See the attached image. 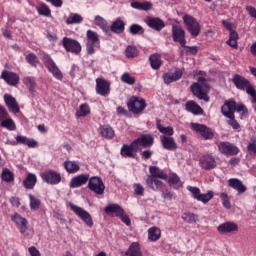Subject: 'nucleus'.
<instances>
[{"label": "nucleus", "mask_w": 256, "mask_h": 256, "mask_svg": "<svg viewBox=\"0 0 256 256\" xmlns=\"http://www.w3.org/2000/svg\"><path fill=\"white\" fill-rule=\"evenodd\" d=\"M149 173L150 175L145 180L147 187L152 191H161L163 189V181L159 179L167 181V173H164L157 166H149Z\"/></svg>", "instance_id": "obj_1"}, {"label": "nucleus", "mask_w": 256, "mask_h": 256, "mask_svg": "<svg viewBox=\"0 0 256 256\" xmlns=\"http://www.w3.org/2000/svg\"><path fill=\"white\" fill-rule=\"evenodd\" d=\"M206 89H209V83L207 82V79H205V77H199L198 82H194L190 86V91L194 95V97H197V99H200V101H205L206 103H209L210 98L209 95H207Z\"/></svg>", "instance_id": "obj_2"}, {"label": "nucleus", "mask_w": 256, "mask_h": 256, "mask_svg": "<svg viewBox=\"0 0 256 256\" xmlns=\"http://www.w3.org/2000/svg\"><path fill=\"white\" fill-rule=\"evenodd\" d=\"M232 83L238 91H245L247 95H251L256 91L255 86L245 76L235 74L232 78Z\"/></svg>", "instance_id": "obj_3"}, {"label": "nucleus", "mask_w": 256, "mask_h": 256, "mask_svg": "<svg viewBox=\"0 0 256 256\" xmlns=\"http://www.w3.org/2000/svg\"><path fill=\"white\" fill-rule=\"evenodd\" d=\"M101 47V40L99 34L93 30H87L86 32V52L88 55L95 53V48Z\"/></svg>", "instance_id": "obj_4"}, {"label": "nucleus", "mask_w": 256, "mask_h": 256, "mask_svg": "<svg viewBox=\"0 0 256 256\" xmlns=\"http://www.w3.org/2000/svg\"><path fill=\"white\" fill-rule=\"evenodd\" d=\"M183 21L191 37H199V35L201 34V24H199L197 19L189 14H185L183 16Z\"/></svg>", "instance_id": "obj_5"}, {"label": "nucleus", "mask_w": 256, "mask_h": 256, "mask_svg": "<svg viewBox=\"0 0 256 256\" xmlns=\"http://www.w3.org/2000/svg\"><path fill=\"white\" fill-rule=\"evenodd\" d=\"M42 61L46 69H48L49 73H51L53 77L57 79V81H63V72H61V70L49 54H44Z\"/></svg>", "instance_id": "obj_6"}, {"label": "nucleus", "mask_w": 256, "mask_h": 256, "mask_svg": "<svg viewBox=\"0 0 256 256\" xmlns=\"http://www.w3.org/2000/svg\"><path fill=\"white\" fill-rule=\"evenodd\" d=\"M127 107L130 113H133L134 115H139V113H143L145 107H147V103L143 98L132 96L127 102Z\"/></svg>", "instance_id": "obj_7"}, {"label": "nucleus", "mask_w": 256, "mask_h": 256, "mask_svg": "<svg viewBox=\"0 0 256 256\" xmlns=\"http://www.w3.org/2000/svg\"><path fill=\"white\" fill-rule=\"evenodd\" d=\"M69 207L71 211H73V213H75V215H77V217H79V219H81V221H83V223L87 225V227H93V217H91V214H89V212L73 204V202L69 203Z\"/></svg>", "instance_id": "obj_8"}, {"label": "nucleus", "mask_w": 256, "mask_h": 256, "mask_svg": "<svg viewBox=\"0 0 256 256\" xmlns=\"http://www.w3.org/2000/svg\"><path fill=\"white\" fill-rule=\"evenodd\" d=\"M233 105L230 106H225V104H223L221 106V114L226 117L227 119V124L232 127V129H234L235 131H237L238 129H241V124H239V122L237 121V119H235V114L233 113Z\"/></svg>", "instance_id": "obj_9"}, {"label": "nucleus", "mask_w": 256, "mask_h": 256, "mask_svg": "<svg viewBox=\"0 0 256 256\" xmlns=\"http://www.w3.org/2000/svg\"><path fill=\"white\" fill-rule=\"evenodd\" d=\"M62 46L67 53H72L73 55H79L82 51L81 43L69 37H64L62 39Z\"/></svg>", "instance_id": "obj_10"}, {"label": "nucleus", "mask_w": 256, "mask_h": 256, "mask_svg": "<svg viewBox=\"0 0 256 256\" xmlns=\"http://www.w3.org/2000/svg\"><path fill=\"white\" fill-rule=\"evenodd\" d=\"M187 189L192 194L193 199L204 203V205H207V203L214 197L213 191L211 190L208 191L206 194H201V189L197 187L188 186Z\"/></svg>", "instance_id": "obj_11"}, {"label": "nucleus", "mask_w": 256, "mask_h": 256, "mask_svg": "<svg viewBox=\"0 0 256 256\" xmlns=\"http://www.w3.org/2000/svg\"><path fill=\"white\" fill-rule=\"evenodd\" d=\"M191 127L193 131H196V133H199V135L203 137L205 141H211V139L215 137V131L205 124L192 123Z\"/></svg>", "instance_id": "obj_12"}, {"label": "nucleus", "mask_w": 256, "mask_h": 256, "mask_svg": "<svg viewBox=\"0 0 256 256\" xmlns=\"http://www.w3.org/2000/svg\"><path fill=\"white\" fill-rule=\"evenodd\" d=\"M88 189L96 195H103L105 193V183H103L101 177L93 176L88 179Z\"/></svg>", "instance_id": "obj_13"}, {"label": "nucleus", "mask_w": 256, "mask_h": 256, "mask_svg": "<svg viewBox=\"0 0 256 256\" xmlns=\"http://www.w3.org/2000/svg\"><path fill=\"white\" fill-rule=\"evenodd\" d=\"M138 152L139 148L135 143V140H133L130 144H123L120 149V155L124 159H135Z\"/></svg>", "instance_id": "obj_14"}, {"label": "nucleus", "mask_w": 256, "mask_h": 256, "mask_svg": "<svg viewBox=\"0 0 256 256\" xmlns=\"http://www.w3.org/2000/svg\"><path fill=\"white\" fill-rule=\"evenodd\" d=\"M225 107L229 106H233V108H231V111L235 114V111L237 113H240V119H247L249 117V109H247V106H245V104H237V102H235V100L230 99V100H226L224 102Z\"/></svg>", "instance_id": "obj_15"}, {"label": "nucleus", "mask_w": 256, "mask_h": 256, "mask_svg": "<svg viewBox=\"0 0 256 256\" xmlns=\"http://www.w3.org/2000/svg\"><path fill=\"white\" fill-rule=\"evenodd\" d=\"M41 179L48 185H59L61 182V174L55 170H47L41 174Z\"/></svg>", "instance_id": "obj_16"}, {"label": "nucleus", "mask_w": 256, "mask_h": 256, "mask_svg": "<svg viewBox=\"0 0 256 256\" xmlns=\"http://www.w3.org/2000/svg\"><path fill=\"white\" fill-rule=\"evenodd\" d=\"M96 93L101 95V97H109L111 93V83L104 78L96 79Z\"/></svg>", "instance_id": "obj_17"}, {"label": "nucleus", "mask_w": 256, "mask_h": 256, "mask_svg": "<svg viewBox=\"0 0 256 256\" xmlns=\"http://www.w3.org/2000/svg\"><path fill=\"white\" fill-rule=\"evenodd\" d=\"M217 231L220 235H227L229 233L236 235V233H239V225L233 221L224 222L217 227Z\"/></svg>", "instance_id": "obj_18"}, {"label": "nucleus", "mask_w": 256, "mask_h": 256, "mask_svg": "<svg viewBox=\"0 0 256 256\" xmlns=\"http://www.w3.org/2000/svg\"><path fill=\"white\" fill-rule=\"evenodd\" d=\"M0 79H3L7 85H10V87H17L19 85L20 77L19 74L13 72V71H8V70H3Z\"/></svg>", "instance_id": "obj_19"}, {"label": "nucleus", "mask_w": 256, "mask_h": 256, "mask_svg": "<svg viewBox=\"0 0 256 256\" xmlns=\"http://www.w3.org/2000/svg\"><path fill=\"white\" fill-rule=\"evenodd\" d=\"M172 39L174 43H179L181 47L187 45V40L185 39V30L179 25L172 26Z\"/></svg>", "instance_id": "obj_20"}, {"label": "nucleus", "mask_w": 256, "mask_h": 256, "mask_svg": "<svg viewBox=\"0 0 256 256\" xmlns=\"http://www.w3.org/2000/svg\"><path fill=\"white\" fill-rule=\"evenodd\" d=\"M199 165L201 169H204L205 171H211L217 167V161L213 155L205 154L200 158Z\"/></svg>", "instance_id": "obj_21"}, {"label": "nucleus", "mask_w": 256, "mask_h": 256, "mask_svg": "<svg viewBox=\"0 0 256 256\" xmlns=\"http://www.w3.org/2000/svg\"><path fill=\"white\" fill-rule=\"evenodd\" d=\"M11 221L15 223L16 227H18L21 235H25L27 232V229H29V221H27L25 218H23L19 213H14L11 216Z\"/></svg>", "instance_id": "obj_22"}, {"label": "nucleus", "mask_w": 256, "mask_h": 256, "mask_svg": "<svg viewBox=\"0 0 256 256\" xmlns=\"http://www.w3.org/2000/svg\"><path fill=\"white\" fill-rule=\"evenodd\" d=\"M218 149L222 155H237L239 153V148L231 142H220L218 144Z\"/></svg>", "instance_id": "obj_23"}, {"label": "nucleus", "mask_w": 256, "mask_h": 256, "mask_svg": "<svg viewBox=\"0 0 256 256\" xmlns=\"http://www.w3.org/2000/svg\"><path fill=\"white\" fill-rule=\"evenodd\" d=\"M183 77V69L175 68L174 72H167L163 74V80L166 85H171L175 81H179Z\"/></svg>", "instance_id": "obj_24"}, {"label": "nucleus", "mask_w": 256, "mask_h": 256, "mask_svg": "<svg viewBox=\"0 0 256 256\" xmlns=\"http://www.w3.org/2000/svg\"><path fill=\"white\" fill-rule=\"evenodd\" d=\"M155 142V138L151 134H142L139 138L134 140L138 150L143 147L144 149L147 147H152Z\"/></svg>", "instance_id": "obj_25"}, {"label": "nucleus", "mask_w": 256, "mask_h": 256, "mask_svg": "<svg viewBox=\"0 0 256 256\" xmlns=\"http://www.w3.org/2000/svg\"><path fill=\"white\" fill-rule=\"evenodd\" d=\"M146 24L150 29H153L154 31H163L165 29V22L159 18V17H151L148 16L146 18Z\"/></svg>", "instance_id": "obj_26"}, {"label": "nucleus", "mask_w": 256, "mask_h": 256, "mask_svg": "<svg viewBox=\"0 0 256 256\" xmlns=\"http://www.w3.org/2000/svg\"><path fill=\"white\" fill-rule=\"evenodd\" d=\"M4 101L10 113H14V115H17V113L21 111V109L19 108V104L17 103V99H15V97H13L12 95L5 94Z\"/></svg>", "instance_id": "obj_27"}, {"label": "nucleus", "mask_w": 256, "mask_h": 256, "mask_svg": "<svg viewBox=\"0 0 256 256\" xmlns=\"http://www.w3.org/2000/svg\"><path fill=\"white\" fill-rule=\"evenodd\" d=\"M125 21L121 18H117L114 20L109 26V36H111V33H115V35H121V33H125Z\"/></svg>", "instance_id": "obj_28"}, {"label": "nucleus", "mask_w": 256, "mask_h": 256, "mask_svg": "<svg viewBox=\"0 0 256 256\" xmlns=\"http://www.w3.org/2000/svg\"><path fill=\"white\" fill-rule=\"evenodd\" d=\"M104 212L106 213V215H109L110 217H121V215L125 213V210L119 204L112 203L108 204L104 208Z\"/></svg>", "instance_id": "obj_29"}, {"label": "nucleus", "mask_w": 256, "mask_h": 256, "mask_svg": "<svg viewBox=\"0 0 256 256\" xmlns=\"http://www.w3.org/2000/svg\"><path fill=\"white\" fill-rule=\"evenodd\" d=\"M87 181H89V174L77 175L71 179L70 188L77 189L79 187H83V185H87Z\"/></svg>", "instance_id": "obj_30"}, {"label": "nucleus", "mask_w": 256, "mask_h": 256, "mask_svg": "<svg viewBox=\"0 0 256 256\" xmlns=\"http://www.w3.org/2000/svg\"><path fill=\"white\" fill-rule=\"evenodd\" d=\"M228 185L237 191V195H243V193L247 191V186H244L243 181H241L239 178H230L228 180Z\"/></svg>", "instance_id": "obj_31"}, {"label": "nucleus", "mask_w": 256, "mask_h": 256, "mask_svg": "<svg viewBox=\"0 0 256 256\" xmlns=\"http://www.w3.org/2000/svg\"><path fill=\"white\" fill-rule=\"evenodd\" d=\"M185 111H187V113H192V115L196 116L203 115L204 113L203 108L193 100H189L185 103Z\"/></svg>", "instance_id": "obj_32"}, {"label": "nucleus", "mask_w": 256, "mask_h": 256, "mask_svg": "<svg viewBox=\"0 0 256 256\" xmlns=\"http://www.w3.org/2000/svg\"><path fill=\"white\" fill-rule=\"evenodd\" d=\"M160 141L162 147L167 149V151H177V142H175V138L171 136H160Z\"/></svg>", "instance_id": "obj_33"}, {"label": "nucleus", "mask_w": 256, "mask_h": 256, "mask_svg": "<svg viewBox=\"0 0 256 256\" xmlns=\"http://www.w3.org/2000/svg\"><path fill=\"white\" fill-rule=\"evenodd\" d=\"M11 145H27V147H37V141L27 138V136L18 135L16 141L11 142Z\"/></svg>", "instance_id": "obj_34"}, {"label": "nucleus", "mask_w": 256, "mask_h": 256, "mask_svg": "<svg viewBox=\"0 0 256 256\" xmlns=\"http://www.w3.org/2000/svg\"><path fill=\"white\" fill-rule=\"evenodd\" d=\"M98 133L101 135L104 139L111 140L113 137H115V130L110 125H100L98 128Z\"/></svg>", "instance_id": "obj_35"}, {"label": "nucleus", "mask_w": 256, "mask_h": 256, "mask_svg": "<svg viewBox=\"0 0 256 256\" xmlns=\"http://www.w3.org/2000/svg\"><path fill=\"white\" fill-rule=\"evenodd\" d=\"M166 181L168 182L169 187L172 189H181L183 187V182L181 181V178L175 173L170 174L167 176Z\"/></svg>", "instance_id": "obj_36"}, {"label": "nucleus", "mask_w": 256, "mask_h": 256, "mask_svg": "<svg viewBox=\"0 0 256 256\" xmlns=\"http://www.w3.org/2000/svg\"><path fill=\"white\" fill-rule=\"evenodd\" d=\"M23 187L26 189H35V185H37V175L34 173H28L26 178L22 182Z\"/></svg>", "instance_id": "obj_37"}, {"label": "nucleus", "mask_w": 256, "mask_h": 256, "mask_svg": "<svg viewBox=\"0 0 256 256\" xmlns=\"http://www.w3.org/2000/svg\"><path fill=\"white\" fill-rule=\"evenodd\" d=\"M156 127H157L159 133H162L166 137H171L172 135L175 134V130H173V127H171V126H168V127L162 126L160 119L156 120Z\"/></svg>", "instance_id": "obj_38"}, {"label": "nucleus", "mask_w": 256, "mask_h": 256, "mask_svg": "<svg viewBox=\"0 0 256 256\" xmlns=\"http://www.w3.org/2000/svg\"><path fill=\"white\" fill-rule=\"evenodd\" d=\"M131 7L133 9H138V11H151L153 9V4L149 1L145 2H132Z\"/></svg>", "instance_id": "obj_39"}, {"label": "nucleus", "mask_w": 256, "mask_h": 256, "mask_svg": "<svg viewBox=\"0 0 256 256\" xmlns=\"http://www.w3.org/2000/svg\"><path fill=\"white\" fill-rule=\"evenodd\" d=\"M95 25L100 27V29L105 33V35H109V23L103 17L97 15L94 19Z\"/></svg>", "instance_id": "obj_40"}, {"label": "nucleus", "mask_w": 256, "mask_h": 256, "mask_svg": "<svg viewBox=\"0 0 256 256\" xmlns=\"http://www.w3.org/2000/svg\"><path fill=\"white\" fill-rule=\"evenodd\" d=\"M149 61H150V65L152 67V69L154 70H158L161 69V65L163 64V61H161V55L160 54H152L149 57Z\"/></svg>", "instance_id": "obj_41"}, {"label": "nucleus", "mask_w": 256, "mask_h": 256, "mask_svg": "<svg viewBox=\"0 0 256 256\" xmlns=\"http://www.w3.org/2000/svg\"><path fill=\"white\" fill-rule=\"evenodd\" d=\"M126 256H143L139 243L137 242L132 243L129 249L126 251Z\"/></svg>", "instance_id": "obj_42"}, {"label": "nucleus", "mask_w": 256, "mask_h": 256, "mask_svg": "<svg viewBox=\"0 0 256 256\" xmlns=\"http://www.w3.org/2000/svg\"><path fill=\"white\" fill-rule=\"evenodd\" d=\"M148 239L150 241H159L161 239V230L157 227H151L148 229Z\"/></svg>", "instance_id": "obj_43"}, {"label": "nucleus", "mask_w": 256, "mask_h": 256, "mask_svg": "<svg viewBox=\"0 0 256 256\" xmlns=\"http://www.w3.org/2000/svg\"><path fill=\"white\" fill-rule=\"evenodd\" d=\"M64 168L67 171V173H77L81 167L77 162L75 161H65L64 162Z\"/></svg>", "instance_id": "obj_44"}, {"label": "nucleus", "mask_w": 256, "mask_h": 256, "mask_svg": "<svg viewBox=\"0 0 256 256\" xmlns=\"http://www.w3.org/2000/svg\"><path fill=\"white\" fill-rule=\"evenodd\" d=\"M182 219L191 225L199 221V216L191 212H185L182 214Z\"/></svg>", "instance_id": "obj_45"}, {"label": "nucleus", "mask_w": 256, "mask_h": 256, "mask_svg": "<svg viewBox=\"0 0 256 256\" xmlns=\"http://www.w3.org/2000/svg\"><path fill=\"white\" fill-rule=\"evenodd\" d=\"M91 113V108L89 104L84 103L79 106V109L76 112V117H87Z\"/></svg>", "instance_id": "obj_46"}, {"label": "nucleus", "mask_w": 256, "mask_h": 256, "mask_svg": "<svg viewBox=\"0 0 256 256\" xmlns=\"http://www.w3.org/2000/svg\"><path fill=\"white\" fill-rule=\"evenodd\" d=\"M23 83L24 85H26V87H28L30 93H33L35 91V88L37 87V83H35L34 77H30V76L24 77Z\"/></svg>", "instance_id": "obj_47"}, {"label": "nucleus", "mask_w": 256, "mask_h": 256, "mask_svg": "<svg viewBox=\"0 0 256 256\" xmlns=\"http://www.w3.org/2000/svg\"><path fill=\"white\" fill-rule=\"evenodd\" d=\"M1 127H4V129H7L8 131H15L17 129V125H15V121L11 118H5L2 120Z\"/></svg>", "instance_id": "obj_48"}, {"label": "nucleus", "mask_w": 256, "mask_h": 256, "mask_svg": "<svg viewBox=\"0 0 256 256\" xmlns=\"http://www.w3.org/2000/svg\"><path fill=\"white\" fill-rule=\"evenodd\" d=\"M79 23H83V16L79 14H72L66 19L67 25H79Z\"/></svg>", "instance_id": "obj_49"}, {"label": "nucleus", "mask_w": 256, "mask_h": 256, "mask_svg": "<svg viewBox=\"0 0 256 256\" xmlns=\"http://www.w3.org/2000/svg\"><path fill=\"white\" fill-rule=\"evenodd\" d=\"M30 201V209L31 211H37L39 207H41V199L33 196L32 194L28 195Z\"/></svg>", "instance_id": "obj_50"}, {"label": "nucleus", "mask_w": 256, "mask_h": 256, "mask_svg": "<svg viewBox=\"0 0 256 256\" xmlns=\"http://www.w3.org/2000/svg\"><path fill=\"white\" fill-rule=\"evenodd\" d=\"M37 11L40 15H42V17H51V9L45 3H41L37 7Z\"/></svg>", "instance_id": "obj_51"}, {"label": "nucleus", "mask_w": 256, "mask_h": 256, "mask_svg": "<svg viewBox=\"0 0 256 256\" xmlns=\"http://www.w3.org/2000/svg\"><path fill=\"white\" fill-rule=\"evenodd\" d=\"M128 59H135L139 55V50L135 46H128L125 50Z\"/></svg>", "instance_id": "obj_52"}, {"label": "nucleus", "mask_w": 256, "mask_h": 256, "mask_svg": "<svg viewBox=\"0 0 256 256\" xmlns=\"http://www.w3.org/2000/svg\"><path fill=\"white\" fill-rule=\"evenodd\" d=\"M137 79L133 76H131V74L125 72L122 76H121V82L122 83H126V85H135Z\"/></svg>", "instance_id": "obj_53"}, {"label": "nucleus", "mask_w": 256, "mask_h": 256, "mask_svg": "<svg viewBox=\"0 0 256 256\" xmlns=\"http://www.w3.org/2000/svg\"><path fill=\"white\" fill-rule=\"evenodd\" d=\"M25 59L29 63V65H31V67H37V65H39V58L37 57V55H35V53H30L26 55Z\"/></svg>", "instance_id": "obj_54"}, {"label": "nucleus", "mask_w": 256, "mask_h": 256, "mask_svg": "<svg viewBox=\"0 0 256 256\" xmlns=\"http://www.w3.org/2000/svg\"><path fill=\"white\" fill-rule=\"evenodd\" d=\"M2 179L3 181H6V183H11V181L15 180V176L13 175V172L9 169H4L2 172Z\"/></svg>", "instance_id": "obj_55"}, {"label": "nucleus", "mask_w": 256, "mask_h": 256, "mask_svg": "<svg viewBox=\"0 0 256 256\" xmlns=\"http://www.w3.org/2000/svg\"><path fill=\"white\" fill-rule=\"evenodd\" d=\"M144 31L143 26L139 24H132L129 28L130 35H139V33H143Z\"/></svg>", "instance_id": "obj_56"}, {"label": "nucleus", "mask_w": 256, "mask_h": 256, "mask_svg": "<svg viewBox=\"0 0 256 256\" xmlns=\"http://www.w3.org/2000/svg\"><path fill=\"white\" fill-rule=\"evenodd\" d=\"M220 199H221L222 205H223V207H225V209H231V201H229V195H227V193H225V192L221 193Z\"/></svg>", "instance_id": "obj_57"}, {"label": "nucleus", "mask_w": 256, "mask_h": 256, "mask_svg": "<svg viewBox=\"0 0 256 256\" xmlns=\"http://www.w3.org/2000/svg\"><path fill=\"white\" fill-rule=\"evenodd\" d=\"M134 188V194L138 195V197H143L145 195V187L141 185V183H135L133 185Z\"/></svg>", "instance_id": "obj_58"}, {"label": "nucleus", "mask_w": 256, "mask_h": 256, "mask_svg": "<svg viewBox=\"0 0 256 256\" xmlns=\"http://www.w3.org/2000/svg\"><path fill=\"white\" fill-rule=\"evenodd\" d=\"M182 47L184 48L186 55H197V51L199 50L197 46H186V44Z\"/></svg>", "instance_id": "obj_59"}, {"label": "nucleus", "mask_w": 256, "mask_h": 256, "mask_svg": "<svg viewBox=\"0 0 256 256\" xmlns=\"http://www.w3.org/2000/svg\"><path fill=\"white\" fill-rule=\"evenodd\" d=\"M120 220L122 221V223H125L127 227H131V218L129 217V215L122 213V215L120 217Z\"/></svg>", "instance_id": "obj_60"}, {"label": "nucleus", "mask_w": 256, "mask_h": 256, "mask_svg": "<svg viewBox=\"0 0 256 256\" xmlns=\"http://www.w3.org/2000/svg\"><path fill=\"white\" fill-rule=\"evenodd\" d=\"M160 191H162V197H163V199H166L167 201H171L172 199H173V197H174V193L173 192H171V191H169V190H160Z\"/></svg>", "instance_id": "obj_61"}, {"label": "nucleus", "mask_w": 256, "mask_h": 256, "mask_svg": "<svg viewBox=\"0 0 256 256\" xmlns=\"http://www.w3.org/2000/svg\"><path fill=\"white\" fill-rule=\"evenodd\" d=\"M142 159L148 160L151 159V157H153V151L152 150H144L142 153Z\"/></svg>", "instance_id": "obj_62"}, {"label": "nucleus", "mask_w": 256, "mask_h": 256, "mask_svg": "<svg viewBox=\"0 0 256 256\" xmlns=\"http://www.w3.org/2000/svg\"><path fill=\"white\" fill-rule=\"evenodd\" d=\"M247 151H249L250 153H254V155H256V140L248 144Z\"/></svg>", "instance_id": "obj_63"}, {"label": "nucleus", "mask_w": 256, "mask_h": 256, "mask_svg": "<svg viewBox=\"0 0 256 256\" xmlns=\"http://www.w3.org/2000/svg\"><path fill=\"white\" fill-rule=\"evenodd\" d=\"M249 96L251 97V103H252L253 109L256 113V90L254 92H252L251 94H249Z\"/></svg>", "instance_id": "obj_64"}]
</instances>
